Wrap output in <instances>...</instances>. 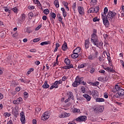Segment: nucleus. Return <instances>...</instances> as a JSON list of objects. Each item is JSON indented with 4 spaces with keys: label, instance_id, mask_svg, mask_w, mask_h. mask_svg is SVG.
I'll use <instances>...</instances> for the list:
<instances>
[{
    "label": "nucleus",
    "instance_id": "obj_1",
    "mask_svg": "<svg viewBox=\"0 0 124 124\" xmlns=\"http://www.w3.org/2000/svg\"><path fill=\"white\" fill-rule=\"evenodd\" d=\"M101 15L104 25H105L106 28H108L109 27V21L108 20L109 13H108V8L105 7L104 13H102Z\"/></svg>",
    "mask_w": 124,
    "mask_h": 124
},
{
    "label": "nucleus",
    "instance_id": "obj_2",
    "mask_svg": "<svg viewBox=\"0 0 124 124\" xmlns=\"http://www.w3.org/2000/svg\"><path fill=\"white\" fill-rule=\"evenodd\" d=\"M110 92H112V93H117V92H118V93L121 96L124 95V90L121 88L118 84L113 87V88L110 90Z\"/></svg>",
    "mask_w": 124,
    "mask_h": 124
},
{
    "label": "nucleus",
    "instance_id": "obj_3",
    "mask_svg": "<svg viewBox=\"0 0 124 124\" xmlns=\"http://www.w3.org/2000/svg\"><path fill=\"white\" fill-rule=\"evenodd\" d=\"M94 112L95 113H102L103 110H104V108L102 106L96 105L93 108Z\"/></svg>",
    "mask_w": 124,
    "mask_h": 124
},
{
    "label": "nucleus",
    "instance_id": "obj_4",
    "mask_svg": "<svg viewBox=\"0 0 124 124\" xmlns=\"http://www.w3.org/2000/svg\"><path fill=\"white\" fill-rule=\"evenodd\" d=\"M77 122H86L87 121L86 116H80L76 119Z\"/></svg>",
    "mask_w": 124,
    "mask_h": 124
},
{
    "label": "nucleus",
    "instance_id": "obj_5",
    "mask_svg": "<svg viewBox=\"0 0 124 124\" xmlns=\"http://www.w3.org/2000/svg\"><path fill=\"white\" fill-rule=\"evenodd\" d=\"M50 115H49V113L47 112H45L42 116V121H47Z\"/></svg>",
    "mask_w": 124,
    "mask_h": 124
},
{
    "label": "nucleus",
    "instance_id": "obj_6",
    "mask_svg": "<svg viewBox=\"0 0 124 124\" xmlns=\"http://www.w3.org/2000/svg\"><path fill=\"white\" fill-rule=\"evenodd\" d=\"M20 121L23 124H26V117L25 116V113H24V112H22L20 113Z\"/></svg>",
    "mask_w": 124,
    "mask_h": 124
},
{
    "label": "nucleus",
    "instance_id": "obj_7",
    "mask_svg": "<svg viewBox=\"0 0 124 124\" xmlns=\"http://www.w3.org/2000/svg\"><path fill=\"white\" fill-rule=\"evenodd\" d=\"M92 95L93 96V98L94 99H96L97 97H98V92L96 90H93L92 91Z\"/></svg>",
    "mask_w": 124,
    "mask_h": 124
},
{
    "label": "nucleus",
    "instance_id": "obj_8",
    "mask_svg": "<svg viewBox=\"0 0 124 124\" xmlns=\"http://www.w3.org/2000/svg\"><path fill=\"white\" fill-rule=\"evenodd\" d=\"M109 63L110 67L109 68V72H111L112 73H115L116 71H115V69H114V67L113 66H112V61L109 59Z\"/></svg>",
    "mask_w": 124,
    "mask_h": 124
},
{
    "label": "nucleus",
    "instance_id": "obj_9",
    "mask_svg": "<svg viewBox=\"0 0 124 124\" xmlns=\"http://www.w3.org/2000/svg\"><path fill=\"white\" fill-rule=\"evenodd\" d=\"M116 15H117V14L115 13L114 12H112V11H109V16L110 19L111 20L114 19L115 17H116Z\"/></svg>",
    "mask_w": 124,
    "mask_h": 124
},
{
    "label": "nucleus",
    "instance_id": "obj_10",
    "mask_svg": "<svg viewBox=\"0 0 124 124\" xmlns=\"http://www.w3.org/2000/svg\"><path fill=\"white\" fill-rule=\"evenodd\" d=\"M78 12H79V14H80V15H81L82 16H83V15H84V14H85V13L84 12V8L83 7L79 6L78 7Z\"/></svg>",
    "mask_w": 124,
    "mask_h": 124
},
{
    "label": "nucleus",
    "instance_id": "obj_11",
    "mask_svg": "<svg viewBox=\"0 0 124 124\" xmlns=\"http://www.w3.org/2000/svg\"><path fill=\"white\" fill-rule=\"evenodd\" d=\"M83 78H79V76H77L75 79V81H77V82L80 85L81 84V82L83 81Z\"/></svg>",
    "mask_w": 124,
    "mask_h": 124
},
{
    "label": "nucleus",
    "instance_id": "obj_12",
    "mask_svg": "<svg viewBox=\"0 0 124 124\" xmlns=\"http://www.w3.org/2000/svg\"><path fill=\"white\" fill-rule=\"evenodd\" d=\"M91 42L98 40L96 34H93L91 36Z\"/></svg>",
    "mask_w": 124,
    "mask_h": 124
},
{
    "label": "nucleus",
    "instance_id": "obj_13",
    "mask_svg": "<svg viewBox=\"0 0 124 124\" xmlns=\"http://www.w3.org/2000/svg\"><path fill=\"white\" fill-rule=\"evenodd\" d=\"M83 96L84 97H85V98H86V99L87 100V101H90L91 100V99H92V97H91V96L85 94H83Z\"/></svg>",
    "mask_w": 124,
    "mask_h": 124
},
{
    "label": "nucleus",
    "instance_id": "obj_14",
    "mask_svg": "<svg viewBox=\"0 0 124 124\" xmlns=\"http://www.w3.org/2000/svg\"><path fill=\"white\" fill-rule=\"evenodd\" d=\"M67 44L66 43H64L62 47V49L63 50V51H66L67 50Z\"/></svg>",
    "mask_w": 124,
    "mask_h": 124
},
{
    "label": "nucleus",
    "instance_id": "obj_15",
    "mask_svg": "<svg viewBox=\"0 0 124 124\" xmlns=\"http://www.w3.org/2000/svg\"><path fill=\"white\" fill-rule=\"evenodd\" d=\"M108 36H109V35H108V34H104V37L105 39V43H106V44H107L108 45V41H107L108 40Z\"/></svg>",
    "mask_w": 124,
    "mask_h": 124
},
{
    "label": "nucleus",
    "instance_id": "obj_16",
    "mask_svg": "<svg viewBox=\"0 0 124 124\" xmlns=\"http://www.w3.org/2000/svg\"><path fill=\"white\" fill-rule=\"evenodd\" d=\"M90 47V42L89 40H85V49H88Z\"/></svg>",
    "mask_w": 124,
    "mask_h": 124
},
{
    "label": "nucleus",
    "instance_id": "obj_17",
    "mask_svg": "<svg viewBox=\"0 0 124 124\" xmlns=\"http://www.w3.org/2000/svg\"><path fill=\"white\" fill-rule=\"evenodd\" d=\"M73 54H72L71 57L73 59H76L79 57V54L78 53L73 52Z\"/></svg>",
    "mask_w": 124,
    "mask_h": 124
},
{
    "label": "nucleus",
    "instance_id": "obj_18",
    "mask_svg": "<svg viewBox=\"0 0 124 124\" xmlns=\"http://www.w3.org/2000/svg\"><path fill=\"white\" fill-rule=\"evenodd\" d=\"M57 17L59 22H61L62 24H63V22H62V16H61V14H58Z\"/></svg>",
    "mask_w": 124,
    "mask_h": 124
},
{
    "label": "nucleus",
    "instance_id": "obj_19",
    "mask_svg": "<svg viewBox=\"0 0 124 124\" xmlns=\"http://www.w3.org/2000/svg\"><path fill=\"white\" fill-rule=\"evenodd\" d=\"M43 88H44V89H48V88H49L47 81L45 82L44 84L43 85Z\"/></svg>",
    "mask_w": 124,
    "mask_h": 124
},
{
    "label": "nucleus",
    "instance_id": "obj_20",
    "mask_svg": "<svg viewBox=\"0 0 124 124\" xmlns=\"http://www.w3.org/2000/svg\"><path fill=\"white\" fill-rule=\"evenodd\" d=\"M48 44H51V42L50 41L43 42L40 44V45H41V46H43L44 45H48Z\"/></svg>",
    "mask_w": 124,
    "mask_h": 124
},
{
    "label": "nucleus",
    "instance_id": "obj_21",
    "mask_svg": "<svg viewBox=\"0 0 124 124\" xmlns=\"http://www.w3.org/2000/svg\"><path fill=\"white\" fill-rule=\"evenodd\" d=\"M96 102H104L105 100L104 99L102 98H98L97 97L96 99H95Z\"/></svg>",
    "mask_w": 124,
    "mask_h": 124
},
{
    "label": "nucleus",
    "instance_id": "obj_22",
    "mask_svg": "<svg viewBox=\"0 0 124 124\" xmlns=\"http://www.w3.org/2000/svg\"><path fill=\"white\" fill-rule=\"evenodd\" d=\"M33 31V30H32L31 27H27L26 29V31L27 33H31V32H32Z\"/></svg>",
    "mask_w": 124,
    "mask_h": 124
},
{
    "label": "nucleus",
    "instance_id": "obj_23",
    "mask_svg": "<svg viewBox=\"0 0 124 124\" xmlns=\"http://www.w3.org/2000/svg\"><path fill=\"white\" fill-rule=\"evenodd\" d=\"M113 97H114V98H121V97H122V96L118 93V92H117V93L114 94Z\"/></svg>",
    "mask_w": 124,
    "mask_h": 124
},
{
    "label": "nucleus",
    "instance_id": "obj_24",
    "mask_svg": "<svg viewBox=\"0 0 124 124\" xmlns=\"http://www.w3.org/2000/svg\"><path fill=\"white\" fill-rule=\"evenodd\" d=\"M80 52H81V48H80V47H77V48L73 51L74 53H77V54L80 53Z\"/></svg>",
    "mask_w": 124,
    "mask_h": 124
},
{
    "label": "nucleus",
    "instance_id": "obj_25",
    "mask_svg": "<svg viewBox=\"0 0 124 124\" xmlns=\"http://www.w3.org/2000/svg\"><path fill=\"white\" fill-rule=\"evenodd\" d=\"M54 4L57 7V8L60 7V5L59 4V0H55L54 1Z\"/></svg>",
    "mask_w": 124,
    "mask_h": 124
},
{
    "label": "nucleus",
    "instance_id": "obj_26",
    "mask_svg": "<svg viewBox=\"0 0 124 124\" xmlns=\"http://www.w3.org/2000/svg\"><path fill=\"white\" fill-rule=\"evenodd\" d=\"M94 45H95L97 47H99V43H98V40L92 41Z\"/></svg>",
    "mask_w": 124,
    "mask_h": 124
},
{
    "label": "nucleus",
    "instance_id": "obj_27",
    "mask_svg": "<svg viewBox=\"0 0 124 124\" xmlns=\"http://www.w3.org/2000/svg\"><path fill=\"white\" fill-rule=\"evenodd\" d=\"M61 10L62 12L63 17H66V12H65V9H64L63 8H61Z\"/></svg>",
    "mask_w": 124,
    "mask_h": 124
},
{
    "label": "nucleus",
    "instance_id": "obj_28",
    "mask_svg": "<svg viewBox=\"0 0 124 124\" xmlns=\"http://www.w3.org/2000/svg\"><path fill=\"white\" fill-rule=\"evenodd\" d=\"M64 62L67 65H69L70 64V60L68 59H65L64 60Z\"/></svg>",
    "mask_w": 124,
    "mask_h": 124
},
{
    "label": "nucleus",
    "instance_id": "obj_29",
    "mask_svg": "<svg viewBox=\"0 0 124 124\" xmlns=\"http://www.w3.org/2000/svg\"><path fill=\"white\" fill-rule=\"evenodd\" d=\"M85 66H86L85 63L81 64L78 65V69L84 68V67H85Z\"/></svg>",
    "mask_w": 124,
    "mask_h": 124
},
{
    "label": "nucleus",
    "instance_id": "obj_30",
    "mask_svg": "<svg viewBox=\"0 0 124 124\" xmlns=\"http://www.w3.org/2000/svg\"><path fill=\"white\" fill-rule=\"evenodd\" d=\"M73 93H72V92H69V97L68 98H69L70 99H72L73 100L74 99V98L73 97Z\"/></svg>",
    "mask_w": 124,
    "mask_h": 124
},
{
    "label": "nucleus",
    "instance_id": "obj_31",
    "mask_svg": "<svg viewBox=\"0 0 124 124\" xmlns=\"http://www.w3.org/2000/svg\"><path fill=\"white\" fill-rule=\"evenodd\" d=\"M16 100V103H17V104H19V103H20V102H22V101H23V99L22 98V97H19V98H17Z\"/></svg>",
    "mask_w": 124,
    "mask_h": 124
},
{
    "label": "nucleus",
    "instance_id": "obj_32",
    "mask_svg": "<svg viewBox=\"0 0 124 124\" xmlns=\"http://www.w3.org/2000/svg\"><path fill=\"white\" fill-rule=\"evenodd\" d=\"M88 13H94V8L92 7L88 10Z\"/></svg>",
    "mask_w": 124,
    "mask_h": 124
},
{
    "label": "nucleus",
    "instance_id": "obj_33",
    "mask_svg": "<svg viewBox=\"0 0 124 124\" xmlns=\"http://www.w3.org/2000/svg\"><path fill=\"white\" fill-rule=\"evenodd\" d=\"M108 54H109V53H107L106 51L104 52L103 54L105 57H107L108 61H109V56Z\"/></svg>",
    "mask_w": 124,
    "mask_h": 124
},
{
    "label": "nucleus",
    "instance_id": "obj_34",
    "mask_svg": "<svg viewBox=\"0 0 124 124\" xmlns=\"http://www.w3.org/2000/svg\"><path fill=\"white\" fill-rule=\"evenodd\" d=\"M44 13L45 15H48L49 13V10L48 9H45L44 10Z\"/></svg>",
    "mask_w": 124,
    "mask_h": 124
},
{
    "label": "nucleus",
    "instance_id": "obj_35",
    "mask_svg": "<svg viewBox=\"0 0 124 124\" xmlns=\"http://www.w3.org/2000/svg\"><path fill=\"white\" fill-rule=\"evenodd\" d=\"M50 16L51 18H53V19H56V14H55V13H51Z\"/></svg>",
    "mask_w": 124,
    "mask_h": 124
},
{
    "label": "nucleus",
    "instance_id": "obj_36",
    "mask_svg": "<svg viewBox=\"0 0 124 124\" xmlns=\"http://www.w3.org/2000/svg\"><path fill=\"white\" fill-rule=\"evenodd\" d=\"M33 70H34V69L31 68L29 69V70L27 72V74H28V75H30V74H31V72H32V71H33Z\"/></svg>",
    "mask_w": 124,
    "mask_h": 124
},
{
    "label": "nucleus",
    "instance_id": "obj_37",
    "mask_svg": "<svg viewBox=\"0 0 124 124\" xmlns=\"http://www.w3.org/2000/svg\"><path fill=\"white\" fill-rule=\"evenodd\" d=\"M26 19V15H22L21 16V22H24V21H25V20Z\"/></svg>",
    "mask_w": 124,
    "mask_h": 124
},
{
    "label": "nucleus",
    "instance_id": "obj_38",
    "mask_svg": "<svg viewBox=\"0 0 124 124\" xmlns=\"http://www.w3.org/2000/svg\"><path fill=\"white\" fill-rule=\"evenodd\" d=\"M99 10V7H95L94 8V13H96Z\"/></svg>",
    "mask_w": 124,
    "mask_h": 124
},
{
    "label": "nucleus",
    "instance_id": "obj_39",
    "mask_svg": "<svg viewBox=\"0 0 124 124\" xmlns=\"http://www.w3.org/2000/svg\"><path fill=\"white\" fill-rule=\"evenodd\" d=\"M78 85L79 84H78L76 80H75V81L73 83V86L75 87H78Z\"/></svg>",
    "mask_w": 124,
    "mask_h": 124
},
{
    "label": "nucleus",
    "instance_id": "obj_40",
    "mask_svg": "<svg viewBox=\"0 0 124 124\" xmlns=\"http://www.w3.org/2000/svg\"><path fill=\"white\" fill-rule=\"evenodd\" d=\"M98 85H99V82H98V81L92 83V86H94V87H95L96 86H98Z\"/></svg>",
    "mask_w": 124,
    "mask_h": 124
},
{
    "label": "nucleus",
    "instance_id": "obj_41",
    "mask_svg": "<svg viewBox=\"0 0 124 124\" xmlns=\"http://www.w3.org/2000/svg\"><path fill=\"white\" fill-rule=\"evenodd\" d=\"M4 116L6 118V117H10V116H11V114L8 113V112H5L4 113Z\"/></svg>",
    "mask_w": 124,
    "mask_h": 124
},
{
    "label": "nucleus",
    "instance_id": "obj_42",
    "mask_svg": "<svg viewBox=\"0 0 124 124\" xmlns=\"http://www.w3.org/2000/svg\"><path fill=\"white\" fill-rule=\"evenodd\" d=\"M94 70H95L94 68H93V67L90 68V73L93 74V73L94 72Z\"/></svg>",
    "mask_w": 124,
    "mask_h": 124
},
{
    "label": "nucleus",
    "instance_id": "obj_43",
    "mask_svg": "<svg viewBox=\"0 0 124 124\" xmlns=\"http://www.w3.org/2000/svg\"><path fill=\"white\" fill-rule=\"evenodd\" d=\"M81 91L82 93H85V92H86V89L84 87H82L81 88Z\"/></svg>",
    "mask_w": 124,
    "mask_h": 124
},
{
    "label": "nucleus",
    "instance_id": "obj_44",
    "mask_svg": "<svg viewBox=\"0 0 124 124\" xmlns=\"http://www.w3.org/2000/svg\"><path fill=\"white\" fill-rule=\"evenodd\" d=\"M64 117L66 118V117H69V116H70V113L65 112V113H64Z\"/></svg>",
    "mask_w": 124,
    "mask_h": 124
},
{
    "label": "nucleus",
    "instance_id": "obj_45",
    "mask_svg": "<svg viewBox=\"0 0 124 124\" xmlns=\"http://www.w3.org/2000/svg\"><path fill=\"white\" fill-rule=\"evenodd\" d=\"M74 113H79L80 110L78 108H75L74 109Z\"/></svg>",
    "mask_w": 124,
    "mask_h": 124
},
{
    "label": "nucleus",
    "instance_id": "obj_46",
    "mask_svg": "<svg viewBox=\"0 0 124 124\" xmlns=\"http://www.w3.org/2000/svg\"><path fill=\"white\" fill-rule=\"evenodd\" d=\"M13 11L15 12V13H17V11H18V9H17V7H15L13 8Z\"/></svg>",
    "mask_w": 124,
    "mask_h": 124
},
{
    "label": "nucleus",
    "instance_id": "obj_47",
    "mask_svg": "<svg viewBox=\"0 0 124 124\" xmlns=\"http://www.w3.org/2000/svg\"><path fill=\"white\" fill-rule=\"evenodd\" d=\"M99 19H97L96 17H95L94 18H93V22H99Z\"/></svg>",
    "mask_w": 124,
    "mask_h": 124
},
{
    "label": "nucleus",
    "instance_id": "obj_48",
    "mask_svg": "<svg viewBox=\"0 0 124 124\" xmlns=\"http://www.w3.org/2000/svg\"><path fill=\"white\" fill-rule=\"evenodd\" d=\"M54 88L55 89H57V88H58V86H54V85H52L50 88V90H53Z\"/></svg>",
    "mask_w": 124,
    "mask_h": 124
},
{
    "label": "nucleus",
    "instance_id": "obj_49",
    "mask_svg": "<svg viewBox=\"0 0 124 124\" xmlns=\"http://www.w3.org/2000/svg\"><path fill=\"white\" fill-rule=\"evenodd\" d=\"M91 2L94 5L95 4H96V0H91Z\"/></svg>",
    "mask_w": 124,
    "mask_h": 124
},
{
    "label": "nucleus",
    "instance_id": "obj_50",
    "mask_svg": "<svg viewBox=\"0 0 124 124\" xmlns=\"http://www.w3.org/2000/svg\"><path fill=\"white\" fill-rule=\"evenodd\" d=\"M40 40V39L39 38H36V39H34L33 40V42H38V41H39Z\"/></svg>",
    "mask_w": 124,
    "mask_h": 124
},
{
    "label": "nucleus",
    "instance_id": "obj_51",
    "mask_svg": "<svg viewBox=\"0 0 124 124\" xmlns=\"http://www.w3.org/2000/svg\"><path fill=\"white\" fill-rule=\"evenodd\" d=\"M30 52H31V53H35L36 52V49H31L30 50Z\"/></svg>",
    "mask_w": 124,
    "mask_h": 124
},
{
    "label": "nucleus",
    "instance_id": "obj_52",
    "mask_svg": "<svg viewBox=\"0 0 124 124\" xmlns=\"http://www.w3.org/2000/svg\"><path fill=\"white\" fill-rule=\"evenodd\" d=\"M76 8V3H74L73 4V9L75 11V9Z\"/></svg>",
    "mask_w": 124,
    "mask_h": 124
},
{
    "label": "nucleus",
    "instance_id": "obj_53",
    "mask_svg": "<svg viewBox=\"0 0 124 124\" xmlns=\"http://www.w3.org/2000/svg\"><path fill=\"white\" fill-rule=\"evenodd\" d=\"M34 6H28V8L30 10H32V9H34Z\"/></svg>",
    "mask_w": 124,
    "mask_h": 124
},
{
    "label": "nucleus",
    "instance_id": "obj_54",
    "mask_svg": "<svg viewBox=\"0 0 124 124\" xmlns=\"http://www.w3.org/2000/svg\"><path fill=\"white\" fill-rule=\"evenodd\" d=\"M60 118H65L64 117V113H61L59 115Z\"/></svg>",
    "mask_w": 124,
    "mask_h": 124
},
{
    "label": "nucleus",
    "instance_id": "obj_55",
    "mask_svg": "<svg viewBox=\"0 0 124 124\" xmlns=\"http://www.w3.org/2000/svg\"><path fill=\"white\" fill-rule=\"evenodd\" d=\"M62 3L63 4V5L65 7V6H67V5H68V3L65 2V1H63Z\"/></svg>",
    "mask_w": 124,
    "mask_h": 124
},
{
    "label": "nucleus",
    "instance_id": "obj_56",
    "mask_svg": "<svg viewBox=\"0 0 124 124\" xmlns=\"http://www.w3.org/2000/svg\"><path fill=\"white\" fill-rule=\"evenodd\" d=\"M117 109L113 106H111V111H113L114 112H116Z\"/></svg>",
    "mask_w": 124,
    "mask_h": 124
},
{
    "label": "nucleus",
    "instance_id": "obj_57",
    "mask_svg": "<svg viewBox=\"0 0 124 124\" xmlns=\"http://www.w3.org/2000/svg\"><path fill=\"white\" fill-rule=\"evenodd\" d=\"M35 64H36V65H39V64H40V62H39V61H37L35 62Z\"/></svg>",
    "mask_w": 124,
    "mask_h": 124
},
{
    "label": "nucleus",
    "instance_id": "obj_58",
    "mask_svg": "<svg viewBox=\"0 0 124 124\" xmlns=\"http://www.w3.org/2000/svg\"><path fill=\"white\" fill-rule=\"evenodd\" d=\"M16 92H20V91H21V88L19 87H17L16 88Z\"/></svg>",
    "mask_w": 124,
    "mask_h": 124
},
{
    "label": "nucleus",
    "instance_id": "obj_59",
    "mask_svg": "<svg viewBox=\"0 0 124 124\" xmlns=\"http://www.w3.org/2000/svg\"><path fill=\"white\" fill-rule=\"evenodd\" d=\"M42 19L44 21H46V20H47V16H43Z\"/></svg>",
    "mask_w": 124,
    "mask_h": 124
},
{
    "label": "nucleus",
    "instance_id": "obj_60",
    "mask_svg": "<svg viewBox=\"0 0 124 124\" xmlns=\"http://www.w3.org/2000/svg\"><path fill=\"white\" fill-rule=\"evenodd\" d=\"M42 26L41 25H39L37 27L35 28V31H38L40 28H41Z\"/></svg>",
    "mask_w": 124,
    "mask_h": 124
},
{
    "label": "nucleus",
    "instance_id": "obj_61",
    "mask_svg": "<svg viewBox=\"0 0 124 124\" xmlns=\"http://www.w3.org/2000/svg\"><path fill=\"white\" fill-rule=\"evenodd\" d=\"M99 73H102L103 74H104L105 73V71H104V70H101L100 71H99Z\"/></svg>",
    "mask_w": 124,
    "mask_h": 124
},
{
    "label": "nucleus",
    "instance_id": "obj_62",
    "mask_svg": "<svg viewBox=\"0 0 124 124\" xmlns=\"http://www.w3.org/2000/svg\"><path fill=\"white\" fill-rule=\"evenodd\" d=\"M66 79H67V77H65V76H63L62 78V81H65L66 80Z\"/></svg>",
    "mask_w": 124,
    "mask_h": 124
},
{
    "label": "nucleus",
    "instance_id": "obj_63",
    "mask_svg": "<svg viewBox=\"0 0 124 124\" xmlns=\"http://www.w3.org/2000/svg\"><path fill=\"white\" fill-rule=\"evenodd\" d=\"M36 111L37 112H40V111H41V108H36Z\"/></svg>",
    "mask_w": 124,
    "mask_h": 124
},
{
    "label": "nucleus",
    "instance_id": "obj_64",
    "mask_svg": "<svg viewBox=\"0 0 124 124\" xmlns=\"http://www.w3.org/2000/svg\"><path fill=\"white\" fill-rule=\"evenodd\" d=\"M121 10H122V11H123V12H124V4L122 5Z\"/></svg>",
    "mask_w": 124,
    "mask_h": 124
}]
</instances>
